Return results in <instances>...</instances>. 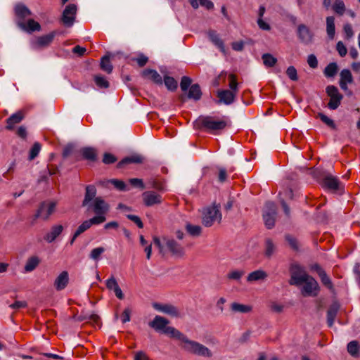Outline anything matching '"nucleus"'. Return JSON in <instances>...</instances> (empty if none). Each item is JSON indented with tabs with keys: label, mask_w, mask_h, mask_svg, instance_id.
Segmentation results:
<instances>
[{
	"label": "nucleus",
	"mask_w": 360,
	"mask_h": 360,
	"mask_svg": "<svg viewBox=\"0 0 360 360\" xmlns=\"http://www.w3.org/2000/svg\"><path fill=\"white\" fill-rule=\"evenodd\" d=\"M153 243L159 249V252L162 255L170 252L174 257H181L185 254L184 247L174 238L168 237L160 238L155 236L153 238Z\"/></svg>",
	"instance_id": "f257e3e1"
},
{
	"label": "nucleus",
	"mask_w": 360,
	"mask_h": 360,
	"mask_svg": "<svg viewBox=\"0 0 360 360\" xmlns=\"http://www.w3.org/2000/svg\"><path fill=\"white\" fill-rule=\"evenodd\" d=\"M196 123L200 128H202L208 132L215 133L224 129L228 125L229 121L225 117L200 116L196 120Z\"/></svg>",
	"instance_id": "f03ea898"
},
{
	"label": "nucleus",
	"mask_w": 360,
	"mask_h": 360,
	"mask_svg": "<svg viewBox=\"0 0 360 360\" xmlns=\"http://www.w3.org/2000/svg\"><path fill=\"white\" fill-rule=\"evenodd\" d=\"M181 347L186 352L199 356L210 358L212 356V351L202 344L191 340L187 337L185 338Z\"/></svg>",
	"instance_id": "7ed1b4c3"
},
{
	"label": "nucleus",
	"mask_w": 360,
	"mask_h": 360,
	"mask_svg": "<svg viewBox=\"0 0 360 360\" xmlns=\"http://www.w3.org/2000/svg\"><path fill=\"white\" fill-rule=\"evenodd\" d=\"M221 214L219 206L213 205L204 209L202 212V224L207 227L211 226L214 222H220Z\"/></svg>",
	"instance_id": "20e7f679"
},
{
	"label": "nucleus",
	"mask_w": 360,
	"mask_h": 360,
	"mask_svg": "<svg viewBox=\"0 0 360 360\" xmlns=\"http://www.w3.org/2000/svg\"><path fill=\"white\" fill-rule=\"evenodd\" d=\"M276 215V205L272 202H267L263 211V219L267 229H271L274 226Z\"/></svg>",
	"instance_id": "39448f33"
},
{
	"label": "nucleus",
	"mask_w": 360,
	"mask_h": 360,
	"mask_svg": "<svg viewBox=\"0 0 360 360\" xmlns=\"http://www.w3.org/2000/svg\"><path fill=\"white\" fill-rule=\"evenodd\" d=\"M326 91L330 97V101L328 103V108L330 110L337 109L341 103L343 98L342 95L339 92L338 89L333 85L328 86Z\"/></svg>",
	"instance_id": "423d86ee"
},
{
	"label": "nucleus",
	"mask_w": 360,
	"mask_h": 360,
	"mask_svg": "<svg viewBox=\"0 0 360 360\" xmlns=\"http://www.w3.org/2000/svg\"><path fill=\"white\" fill-rule=\"evenodd\" d=\"M302 288V294L303 296L316 297L320 290L317 281L311 276H309L305 281Z\"/></svg>",
	"instance_id": "0eeeda50"
},
{
	"label": "nucleus",
	"mask_w": 360,
	"mask_h": 360,
	"mask_svg": "<svg viewBox=\"0 0 360 360\" xmlns=\"http://www.w3.org/2000/svg\"><path fill=\"white\" fill-rule=\"evenodd\" d=\"M56 34V32H51L48 34L37 37L31 41V47L33 49H39L48 46L53 40Z\"/></svg>",
	"instance_id": "6e6552de"
},
{
	"label": "nucleus",
	"mask_w": 360,
	"mask_h": 360,
	"mask_svg": "<svg viewBox=\"0 0 360 360\" xmlns=\"http://www.w3.org/2000/svg\"><path fill=\"white\" fill-rule=\"evenodd\" d=\"M310 276L299 266L293 267L291 271V278L290 281V285H300L305 281Z\"/></svg>",
	"instance_id": "1a4fd4ad"
},
{
	"label": "nucleus",
	"mask_w": 360,
	"mask_h": 360,
	"mask_svg": "<svg viewBox=\"0 0 360 360\" xmlns=\"http://www.w3.org/2000/svg\"><path fill=\"white\" fill-rule=\"evenodd\" d=\"M56 203L55 202H43L41 203L35 217H40L43 220H47L54 212Z\"/></svg>",
	"instance_id": "9d476101"
},
{
	"label": "nucleus",
	"mask_w": 360,
	"mask_h": 360,
	"mask_svg": "<svg viewBox=\"0 0 360 360\" xmlns=\"http://www.w3.org/2000/svg\"><path fill=\"white\" fill-rule=\"evenodd\" d=\"M77 11V7L74 4H69L65 7L62 15V21L65 26L71 27L73 25Z\"/></svg>",
	"instance_id": "9b49d317"
},
{
	"label": "nucleus",
	"mask_w": 360,
	"mask_h": 360,
	"mask_svg": "<svg viewBox=\"0 0 360 360\" xmlns=\"http://www.w3.org/2000/svg\"><path fill=\"white\" fill-rule=\"evenodd\" d=\"M143 202L147 207L160 205L162 202V197L160 194L153 191H145L142 194Z\"/></svg>",
	"instance_id": "f8f14e48"
},
{
	"label": "nucleus",
	"mask_w": 360,
	"mask_h": 360,
	"mask_svg": "<svg viewBox=\"0 0 360 360\" xmlns=\"http://www.w3.org/2000/svg\"><path fill=\"white\" fill-rule=\"evenodd\" d=\"M297 37L300 41L304 44H309L313 40V33L309 28L304 25L300 24L297 27Z\"/></svg>",
	"instance_id": "ddd939ff"
},
{
	"label": "nucleus",
	"mask_w": 360,
	"mask_h": 360,
	"mask_svg": "<svg viewBox=\"0 0 360 360\" xmlns=\"http://www.w3.org/2000/svg\"><path fill=\"white\" fill-rule=\"evenodd\" d=\"M153 308L164 314H168L172 317H179L180 312L179 310L174 305L170 304H160V303H153Z\"/></svg>",
	"instance_id": "4468645a"
},
{
	"label": "nucleus",
	"mask_w": 360,
	"mask_h": 360,
	"mask_svg": "<svg viewBox=\"0 0 360 360\" xmlns=\"http://www.w3.org/2000/svg\"><path fill=\"white\" fill-rule=\"evenodd\" d=\"M236 96V94L229 89L219 90L217 91L218 102L225 105H231L235 101Z\"/></svg>",
	"instance_id": "2eb2a0df"
},
{
	"label": "nucleus",
	"mask_w": 360,
	"mask_h": 360,
	"mask_svg": "<svg viewBox=\"0 0 360 360\" xmlns=\"http://www.w3.org/2000/svg\"><path fill=\"white\" fill-rule=\"evenodd\" d=\"M64 228L60 224H56L44 235V240L49 243H53L63 232Z\"/></svg>",
	"instance_id": "dca6fc26"
},
{
	"label": "nucleus",
	"mask_w": 360,
	"mask_h": 360,
	"mask_svg": "<svg viewBox=\"0 0 360 360\" xmlns=\"http://www.w3.org/2000/svg\"><path fill=\"white\" fill-rule=\"evenodd\" d=\"M169 323V321L167 319L160 316H155L153 320L149 322L148 325L155 330L164 333Z\"/></svg>",
	"instance_id": "f3484780"
},
{
	"label": "nucleus",
	"mask_w": 360,
	"mask_h": 360,
	"mask_svg": "<svg viewBox=\"0 0 360 360\" xmlns=\"http://www.w3.org/2000/svg\"><path fill=\"white\" fill-rule=\"evenodd\" d=\"M92 208L95 214L105 215L109 210V205L101 198L97 197L93 201Z\"/></svg>",
	"instance_id": "a211bd4d"
},
{
	"label": "nucleus",
	"mask_w": 360,
	"mask_h": 360,
	"mask_svg": "<svg viewBox=\"0 0 360 360\" xmlns=\"http://www.w3.org/2000/svg\"><path fill=\"white\" fill-rule=\"evenodd\" d=\"M69 283V275L68 271H62L55 279L53 285L55 288L58 290H62L66 288Z\"/></svg>",
	"instance_id": "6ab92c4d"
},
{
	"label": "nucleus",
	"mask_w": 360,
	"mask_h": 360,
	"mask_svg": "<svg viewBox=\"0 0 360 360\" xmlns=\"http://www.w3.org/2000/svg\"><path fill=\"white\" fill-rule=\"evenodd\" d=\"M18 25L23 30L27 32H32L34 31H40L41 25L39 22L34 20L33 19H29L27 22L23 21H18Z\"/></svg>",
	"instance_id": "aec40b11"
},
{
	"label": "nucleus",
	"mask_w": 360,
	"mask_h": 360,
	"mask_svg": "<svg viewBox=\"0 0 360 360\" xmlns=\"http://www.w3.org/2000/svg\"><path fill=\"white\" fill-rule=\"evenodd\" d=\"M106 287L108 289L113 290L118 299H124V294L114 276H111L106 281Z\"/></svg>",
	"instance_id": "412c9836"
},
{
	"label": "nucleus",
	"mask_w": 360,
	"mask_h": 360,
	"mask_svg": "<svg viewBox=\"0 0 360 360\" xmlns=\"http://www.w3.org/2000/svg\"><path fill=\"white\" fill-rule=\"evenodd\" d=\"M353 82V77L351 72L347 69H344L340 72V86L344 91L347 90V84Z\"/></svg>",
	"instance_id": "4be33fe9"
},
{
	"label": "nucleus",
	"mask_w": 360,
	"mask_h": 360,
	"mask_svg": "<svg viewBox=\"0 0 360 360\" xmlns=\"http://www.w3.org/2000/svg\"><path fill=\"white\" fill-rule=\"evenodd\" d=\"M24 118V113L22 111H18L15 113L11 115L7 120H6V128L8 130H11L14 128V126L16 124L20 123Z\"/></svg>",
	"instance_id": "5701e85b"
},
{
	"label": "nucleus",
	"mask_w": 360,
	"mask_h": 360,
	"mask_svg": "<svg viewBox=\"0 0 360 360\" xmlns=\"http://www.w3.org/2000/svg\"><path fill=\"white\" fill-rule=\"evenodd\" d=\"M142 76L146 79H150L157 84H162L161 75L155 70L146 69L142 72Z\"/></svg>",
	"instance_id": "b1692460"
},
{
	"label": "nucleus",
	"mask_w": 360,
	"mask_h": 360,
	"mask_svg": "<svg viewBox=\"0 0 360 360\" xmlns=\"http://www.w3.org/2000/svg\"><path fill=\"white\" fill-rule=\"evenodd\" d=\"M14 10L18 21H23L25 18L32 15L30 10L22 4H16Z\"/></svg>",
	"instance_id": "393cba45"
},
{
	"label": "nucleus",
	"mask_w": 360,
	"mask_h": 360,
	"mask_svg": "<svg viewBox=\"0 0 360 360\" xmlns=\"http://www.w3.org/2000/svg\"><path fill=\"white\" fill-rule=\"evenodd\" d=\"M340 309V304L338 302H333L327 311V323L329 327H332L338 311Z\"/></svg>",
	"instance_id": "a878e982"
},
{
	"label": "nucleus",
	"mask_w": 360,
	"mask_h": 360,
	"mask_svg": "<svg viewBox=\"0 0 360 360\" xmlns=\"http://www.w3.org/2000/svg\"><path fill=\"white\" fill-rule=\"evenodd\" d=\"M267 278V274L261 269L254 271L248 274L247 277L248 282L252 283L259 281H264Z\"/></svg>",
	"instance_id": "bb28decb"
},
{
	"label": "nucleus",
	"mask_w": 360,
	"mask_h": 360,
	"mask_svg": "<svg viewBox=\"0 0 360 360\" xmlns=\"http://www.w3.org/2000/svg\"><path fill=\"white\" fill-rule=\"evenodd\" d=\"M96 195V189L94 186L89 185L86 187L84 199L82 202V206H86L92 200H94Z\"/></svg>",
	"instance_id": "cd10ccee"
},
{
	"label": "nucleus",
	"mask_w": 360,
	"mask_h": 360,
	"mask_svg": "<svg viewBox=\"0 0 360 360\" xmlns=\"http://www.w3.org/2000/svg\"><path fill=\"white\" fill-rule=\"evenodd\" d=\"M208 36L210 41L217 47L219 50L225 53V46L223 41L219 38V35L216 33L215 31L211 30L208 32Z\"/></svg>",
	"instance_id": "c85d7f7f"
},
{
	"label": "nucleus",
	"mask_w": 360,
	"mask_h": 360,
	"mask_svg": "<svg viewBox=\"0 0 360 360\" xmlns=\"http://www.w3.org/2000/svg\"><path fill=\"white\" fill-rule=\"evenodd\" d=\"M163 333L169 335L172 338H174L179 340L181 341V344H182V342L186 338V336L184 334L181 333L175 328L171 326H167Z\"/></svg>",
	"instance_id": "c756f323"
},
{
	"label": "nucleus",
	"mask_w": 360,
	"mask_h": 360,
	"mask_svg": "<svg viewBox=\"0 0 360 360\" xmlns=\"http://www.w3.org/2000/svg\"><path fill=\"white\" fill-rule=\"evenodd\" d=\"M326 22L327 34L330 39H333L334 38L335 34V17L334 16L326 17Z\"/></svg>",
	"instance_id": "7c9ffc66"
},
{
	"label": "nucleus",
	"mask_w": 360,
	"mask_h": 360,
	"mask_svg": "<svg viewBox=\"0 0 360 360\" xmlns=\"http://www.w3.org/2000/svg\"><path fill=\"white\" fill-rule=\"evenodd\" d=\"M231 309L235 313L247 314L252 311V307L238 302H233L231 304Z\"/></svg>",
	"instance_id": "2f4dec72"
},
{
	"label": "nucleus",
	"mask_w": 360,
	"mask_h": 360,
	"mask_svg": "<svg viewBox=\"0 0 360 360\" xmlns=\"http://www.w3.org/2000/svg\"><path fill=\"white\" fill-rule=\"evenodd\" d=\"M324 186L332 190H337L339 186V181L336 177L327 175L323 179Z\"/></svg>",
	"instance_id": "473e14b6"
},
{
	"label": "nucleus",
	"mask_w": 360,
	"mask_h": 360,
	"mask_svg": "<svg viewBox=\"0 0 360 360\" xmlns=\"http://www.w3.org/2000/svg\"><path fill=\"white\" fill-rule=\"evenodd\" d=\"M83 158L87 160L94 161L96 159V149L91 147H85L81 149Z\"/></svg>",
	"instance_id": "72a5a7b5"
},
{
	"label": "nucleus",
	"mask_w": 360,
	"mask_h": 360,
	"mask_svg": "<svg viewBox=\"0 0 360 360\" xmlns=\"http://www.w3.org/2000/svg\"><path fill=\"white\" fill-rule=\"evenodd\" d=\"M201 95L202 93L198 84H195L191 86L188 94V98L198 101L200 98Z\"/></svg>",
	"instance_id": "f704fd0d"
},
{
	"label": "nucleus",
	"mask_w": 360,
	"mask_h": 360,
	"mask_svg": "<svg viewBox=\"0 0 360 360\" xmlns=\"http://www.w3.org/2000/svg\"><path fill=\"white\" fill-rule=\"evenodd\" d=\"M143 158L140 155H134L124 158L118 163V167H122L123 165L129 163H141L143 162Z\"/></svg>",
	"instance_id": "c9c22d12"
},
{
	"label": "nucleus",
	"mask_w": 360,
	"mask_h": 360,
	"mask_svg": "<svg viewBox=\"0 0 360 360\" xmlns=\"http://www.w3.org/2000/svg\"><path fill=\"white\" fill-rule=\"evenodd\" d=\"M332 8L339 15H342L346 11V6L342 0H335Z\"/></svg>",
	"instance_id": "e433bc0d"
},
{
	"label": "nucleus",
	"mask_w": 360,
	"mask_h": 360,
	"mask_svg": "<svg viewBox=\"0 0 360 360\" xmlns=\"http://www.w3.org/2000/svg\"><path fill=\"white\" fill-rule=\"evenodd\" d=\"M338 70V67L336 63H329L324 69L323 73L327 77H334Z\"/></svg>",
	"instance_id": "4c0bfd02"
},
{
	"label": "nucleus",
	"mask_w": 360,
	"mask_h": 360,
	"mask_svg": "<svg viewBox=\"0 0 360 360\" xmlns=\"http://www.w3.org/2000/svg\"><path fill=\"white\" fill-rule=\"evenodd\" d=\"M39 264V259L37 257H32L26 262L25 270L27 272L32 271Z\"/></svg>",
	"instance_id": "58836bf2"
},
{
	"label": "nucleus",
	"mask_w": 360,
	"mask_h": 360,
	"mask_svg": "<svg viewBox=\"0 0 360 360\" xmlns=\"http://www.w3.org/2000/svg\"><path fill=\"white\" fill-rule=\"evenodd\" d=\"M262 58L264 65L266 67H273L277 62V59L270 53H264Z\"/></svg>",
	"instance_id": "ea45409f"
},
{
	"label": "nucleus",
	"mask_w": 360,
	"mask_h": 360,
	"mask_svg": "<svg viewBox=\"0 0 360 360\" xmlns=\"http://www.w3.org/2000/svg\"><path fill=\"white\" fill-rule=\"evenodd\" d=\"M186 229L187 232L192 236H198L200 235L202 231L201 226L198 225H193L191 224H186Z\"/></svg>",
	"instance_id": "a19ab883"
},
{
	"label": "nucleus",
	"mask_w": 360,
	"mask_h": 360,
	"mask_svg": "<svg viewBox=\"0 0 360 360\" xmlns=\"http://www.w3.org/2000/svg\"><path fill=\"white\" fill-rule=\"evenodd\" d=\"M101 68L103 70L108 73H110L112 70V65L110 61L109 56H105L102 58L101 62Z\"/></svg>",
	"instance_id": "79ce46f5"
},
{
	"label": "nucleus",
	"mask_w": 360,
	"mask_h": 360,
	"mask_svg": "<svg viewBox=\"0 0 360 360\" xmlns=\"http://www.w3.org/2000/svg\"><path fill=\"white\" fill-rule=\"evenodd\" d=\"M105 252V248L103 247H98L96 248H94L90 254H89V258L94 260L98 261L101 255Z\"/></svg>",
	"instance_id": "37998d69"
},
{
	"label": "nucleus",
	"mask_w": 360,
	"mask_h": 360,
	"mask_svg": "<svg viewBox=\"0 0 360 360\" xmlns=\"http://www.w3.org/2000/svg\"><path fill=\"white\" fill-rule=\"evenodd\" d=\"M164 82L166 87L170 91H174L177 88L178 83L172 77L165 76L164 79Z\"/></svg>",
	"instance_id": "c03bdc74"
},
{
	"label": "nucleus",
	"mask_w": 360,
	"mask_h": 360,
	"mask_svg": "<svg viewBox=\"0 0 360 360\" xmlns=\"http://www.w3.org/2000/svg\"><path fill=\"white\" fill-rule=\"evenodd\" d=\"M322 283L326 286L329 290H333V285L330 278L328 276L326 271L321 272V274L319 275Z\"/></svg>",
	"instance_id": "a18cd8bd"
},
{
	"label": "nucleus",
	"mask_w": 360,
	"mask_h": 360,
	"mask_svg": "<svg viewBox=\"0 0 360 360\" xmlns=\"http://www.w3.org/2000/svg\"><path fill=\"white\" fill-rule=\"evenodd\" d=\"M41 145L39 143L36 142L34 143L32 147L31 148L29 153V160H34L39 153L41 150Z\"/></svg>",
	"instance_id": "49530a36"
},
{
	"label": "nucleus",
	"mask_w": 360,
	"mask_h": 360,
	"mask_svg": "<svg viewBox=\"0 0 360 360\" xmlns=\"http://www.w3.org/2000/svg\"><path fill=\"white\" fill-rule=\"evenodd\" d=\"M275 245L272 240L269 238L265 240V255L271 257L275 251Z\"/></svg>",
	"instance_id": "de8ad7c7"
},
{
	"label": "nucleus",
	"mask_w": 360,
	"mask_h": 360,
	"mask_svg": "<svg viewBox=\"0 0 360 360\" xmlns=\"http://www.w3.org/2000/svg\"><path fill=\"white\" fill-rule=\"evenodd\" d=\"M106 220V217L103 214H96V216L92 217L91 219L87 220L91 226L92 225H98L101 224Z\"/></svg>",
	"instance_id": "09e8293b"
},
{
	"label": "nucleus",
	"mask_w": 360,
	"mask_h": 360,
	"mask_svg": "<svg viewBox=\"0 0 360 360\" xmlns=\"http://www.w3.org/2000/svg\"><path fill=\"white\" fill-rule=\"evenodd\" d=\"M347 351L352 356H356L359 353V344L356 341H352L347 345Z\"/></svg>",
	"instance_id": "8fccbe9b"
},
{
	"label": "nucleus",
	"mask_w": 360,
	"mask_h": 360,
	"mask_svg": "<svg viewBox=\"0 0 360 360\" xmlns=\"http://www.w3.org/2000/svg\"><path fill=\"white\" fill-rule=\"evenodd\" d=\"M317 117H319L320 120L323 123H325L327 126H328L329 127H330L332 129L335 128V124L333 120H331L330 118H329L328 117H327L326 115H324L321 112H319L317 115Z\"/></svg>",
	"instance_id": "3c124183"
},
{
	"label": "nucleus",
	"mask_w": 360,
	"mask_h": 360,
	"mask_svg": "<svg viewBox=\"0 0 360 360\" xmlns=\"http://www.w3.org/2000/svg\"><path fill=\"white\" fill-rule=\"evenodd\" d=\"M96 84L101 88H108L109 86L108 82L104 77L97 75L94 77Z\"/></svg>",
	"instance_id": "603ef678"
},
{
	"label": "nucleus",
	"mask_w": 360,
	"mask_h": 360,
	"mask_svg": "<svg viewBox=\"0 0 360 360\" xmlns=\"http://www.w3.org/2000/svg\"><path fill=\"white\" fill-rule=\"evenodd\" d=\"M244 274L243 270H234L229 273L227 277L229 279L239 281Z\"/></svg>",
	"instance_id": "864d4df0"
},
{
	"label": "nucleus",
	"mask_w": 360,
	"mask_h": 360,
	"mask_svg": "<svg viewBox=\"0 0 360 360\" xmlns=\"http://www.w3.org/2000/svg\"><path fill=\"white\" fill-rule=\"evenodd\" d=\"M108 183H110L112 185L115 186L119 191H126L127 186L125 183L121 180L118 179H111L108 181Z\"/></svg>",
	"instance_id": "5fc2aeb1"
},
{
	"label": "nucleus",
	"mask_w": 360,
	"mask_h": 360,
	"mask_svg": "<svg viewBox=\"0 0 360 360\" xmlns=\"http://www.w3.org/2000/svg\"><path fill=\"white\" fill-rule=\"evenodd\" d=\"M229 88L230 91L234 92L235 94H237L238 92V82L236 81V77L234 75L231 74L229 75Z\"/></svg>",
	"instance_id": "6e6d98bb"
},
{
	"label": "nucleus",
	"mask_w": 360,
	"mask_h": 360,
	"mask_svg": "<svg viewBox=\"0 0 360 360\" xmlns=\"http://www.w3.org/2000/svg\"><path fill=\"white\" fill-rule=\"evenodd\" d=\"M91 227L87 220L84 221L81 225L79 226L76 231L75 232V237H78L80 234L84 233L85 231Z\"/></svg>",
	"instance_id": "4d7b16f0"
},
{
	"label": "nucleus",
	"mask_w": 360,
	"mask_h": 360,
	"mask_svg": "<svg viewBox=\"0 0 360 360\" xmlns=\"http://www.w3.org/2000/svg\"><path fill=\"white\" fill-rule=\"evenodd\" d=\"M192 80L190 77L184 76L181 78V81L180 83L181 89L183 91H186L188 90L189 86L191 84Z\"/></svg>",
	"instance_id": "13d9d810"
},
{
	"label": "nucleus",
	"mask_w": 360,
	"mask_h": 360,
	"mask_svg": "<svg viewBox=\"0 0 360 360\" xmlns=\"http://www.w3.org/2000/svg\"><path fill=\"white\" fill-rule=\"evenodd\" d=\"M288 77L292 81H297L298 79L297 70L293 66H290L286 70Z\"/></svg>",
	"instance_id": "bf43d9fd"
},
{
	"label": "nucleus",
	"mask_w": 360,
	"mask_h": 360,
	"mask_svg": "<svg viewBox=\"0 0 360 360\" xmlns=\"http://www.w3.org/2000/svg\"><path fill=\"white\" fill-rule=\"evenodd\" d=\"M132 60L136 61L140 67H143L147 63L148 58L141 53L136 58H134Z\"/></svg>",
	"instance_id": "052dcab7"
},
{
	"label": "nucleus",
	"mask_w": 360,
	"mask_h": 360,
	"mask_svg": "<svg viewBox=\"0 0 360 360\" xmlns=\"http://www.w3.org/2000/svg\"><path fill=\"white\" fill-rule=\"evenodd\" d=\"M336 49H337L339 55L341 57L345 56L347 53V49L346 46L344 45V44L341 41H340L337 43Z\"/></svg>",
	"instance_id": "680f3d73"
},
{
	"label": "nucleus",
	"mask_w": 360,
	"mask_h": 360,
	"mask_svg": "<svg viewBox=\"0 0 360 360\" xmlns=\"http://www.w3.org/2000/svg\"><path fill=\"white\" fill-rule=\"evenodd\" d=\"M285 239L288 241V243L290 245V246L292 249H294V250H297L298 249V242H297V239L295 238H294L292 236L287 235L285 236Z\"/></svg>",
	"instance_id": "e2e57ef3"
},
{
	"label": "nucleus",
	"mask_w": 360,
	"mask_h": 360,
	"mask_svg": "<svg viewBox=\"0 0 360 360\" xmlns=\"http://www.w3.org/2000/svg\"><path fill=\"white\" fill-rule=\"evenodd\" d=\"M307 63L311 68H316L318 66V60L315 55L310 54L307 58Z\"/></svg>",
	"instance_id": "0e129e2a"
},
{
	"label": "nucleus",
	"mask_w": 360,
	"mask_h": 360,
	"mask_svg": "<svg viewBox=\"0 0 360 360\" xmlns=\"http://www.w3.org/2000/svg\"><path fill=\"white\" fill-rule=\"evenodd\" d=\"M127 217L129 219L134 222L138 226L139 228L142 229L143 227V224L138 216L128 214Z\"/></svg>",
	"instance_id": "69168bd1"
},
{
	"label": "nucleus",
	"mask_w": 360,
	"mask_h": 360,
	"mask_svg": "<svg viewBox=\"0 0 360 360\" xmlns=\"http://www.w3.org/2000/svg\"><path fill=\"white\" fill-rule=\"evenodd\" d=\"M116 160V158L112 154L106 153L103 155V162L105 164L114 163Z\"/></svg>",
	"instance_id": "338daca9"
},
{
	"label": "nucleus",
	"mask_w": 360,
	"mask_h": 360,
	"mask_svg": "<svg viewBox=\"0 0 360 360\" xmlns=\"http://www.w3.org/2000/svg\"><path fill=\"white\" fill-rule=\"evenodd\" d=\"M150 188L157 189L158 191H163V186L155 179H151L148 181Z\"/></svg>",
	"instance_id": "774afa93"
}]
</instances>
